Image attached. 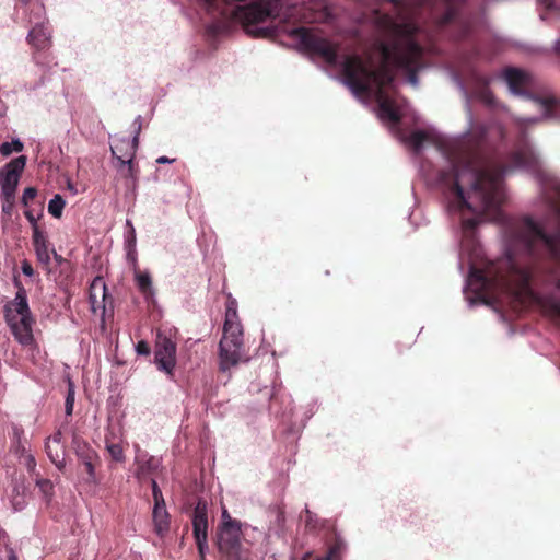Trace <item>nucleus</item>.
Returning a JSON list of instances; mask_svg holds the SVG:
<instances>
[{"label": "nucleus", "mask_w": 560, "mask_h": 560, "mask_svg": "<svg viewBox=\"0 0 560 560\" xmlns=\"http://www.w3.org/2000/svg\"><path fill=\"white\" fill-rule=\"evenodd\" d=\"M487 132V127L478 124L460 138L444 143L451 167L440 172L439 182L460 211L499 214L504 200L505 166L487 160L481 152Z\"/></svg>", "instance_id": "nucleus-1"}, {"label": "nucleus", "mask_w": 560, "mask_h": 560, "mask_svg": "<svg viewBox=\"0 0 560 560\" xmlns=\"http://www.w3.org/2000/svg\"><path fill=\"white\" fill-rule=\"evenodd\" d=\"M558 201L551 203V211L557 228L548 235L532 218L526 217L515 222L510 231L509 264L518 273L521 287L529 290L539 281L538 261L550 262L545 281L553 287V292L538 299L544 312L560 323V277L555 268L560 267V186L555 188Z\"/></svg>", "instance_id": "nucleus-2"}, {"label": "nucleus", "mask_w": 560, "mask_h": 560, "mask_svg": "<svg viewBox=\"0 0 560 560\" xmlns=\"http://www.w3.org/2000/svg\"><path fill=\"white\" fill-rule=\"evenodd\" d=\"M389 61L383 57L381 67L373 68L358 55L347 56L342 63L345 82L358 96L370 94L373 91H375V96L386 94L385 88L394 80L387 65Z\"/></svg>", "instance_id": "nucleus-3"}, {"label": "nucleus", "mask_w": 560, "mask_h": 560, "mask_svg": "<svg viewBox=\"0 0 560 560\" xmlns=\"http://www.w3.org/2000/svg\"><path fill=\"white\" fill-rule=\"evenodd\" d=\"M243 347V327L237 314V302L229 294L225 303L223 336L219 343L221 371H228L238 364L242 359Z\"/></svg>", "instance_id": "nucleus-4"}, {"label": "nucleus", "mask_w": 560, "mask_h": 560, "mask_svg": "<svg viewBox=\"0 0 560 560\" xmlns=\"http://www.w3.org/2000/svg\"><path fill=\"white\" fill-rule=\"evenodd\" d=\"M16 12L21 13L22 20L32 26L26 39L35 50L34 60L42 63V54L51 46V33L46 26L45 5L40 0H19Z\"/></svg>", "instance_id": "nucleus-5"}, {"label": "nucleus", "mask_w": 560, "mask_h": 560, "mask_svg": "<svg viewBox=\"0 0 560 560\" xmlns=\"http://www.w3.org/2000/svg\"><path fill=\"white\" fill-rule=\"evenodd\" d=\"M4 318L15 339L23 346L34 342V318L32 316L26 291L19 287L15 298L4 305Z\"/></svg>", "instance_id": "nucleus-6"}, {"label": "nucleus", "mask_w": 560, "mask_h": 560, "mask_svg": "<svg viewBox=\"0 0 560 560\" xmlns=\"http://www.w3.org/2000/svg\"><path fill=\"white\" fill-rule=\"evenodd\" d=\"M380 50L385 60L393 62L408 72L409 81L417 84V72L422 66L423 48L413 38L406 37L392 45L381 43Z\"/></svg>", "instance_id": "nucleus-7"}, {"label": "nucleus", "mask_w": 560, "mask_h": 560, "mask_svg": "<svg viewBox=\"0 0 560 560\" xmlns=\"http://www.w3.org/2000/svg\"><path fill=\"white\" fill-rule=\"evenodd\" d=\"M241 537L238 521L221 522L215 533V545L221 560H247Z\"/></svg>", "instance_id": "nucleus-8"}, {"label": "nucleus", "mask_w": 560, "mask_h": 560, "mask_svg": "<svg viewBox=\"0 0 560 560\" xmlns=\"http://www.w3.org/2000/svg\"><path fill=\"white\" fill-rule=\"evenodd\" d=\"M291 35L307 50L325 59L329 65H336L338 60V47L328 39L318 36L306 27L292 30Z\"/></svg>", "instance_id": "nucleus-9"}, {"label": "nucleus", "mask_w": 560, "mask_h": 560, "mask_svg": "<svg viewBox=\"0 0 560 560\" xmlns=\"http://www.w3.org/2000/svg\"><path fill=\"white\" fill-rule=\"evenodd\" d=\"M138 133L130 137H115L110 144V151L114 158L119 162L120 171L125 177H135L133 159L138 149Z\"/></svg>", "instance_id": "nucleus-10"}, {"label": "nucleus", "mask_w": 560, "mask_h": 560, "mask_svg": "<svg viewBox=\"0 0 560 560\" xmlns=\"http://www.w3.org/2000/svg\"><path fill=\"white\" fill-rule=\"evenodd\" d=\"M192 533L200 558L203 560L208 549L207 503L198 501L192 512Z\"/></svg>", "instance_id": "nucleus-11"}, {"label": "nucleus", "mask_w": 560, "mask_h": 560, "mask_svg": "<svg viewBox=\"0 0 560 560\" xmlns=\"http://www.w3.org/2000/svg\"><path fill=\"white\" fill-rule=\"evenodd\" d=\"M72 444L75 455L78 456L80 463L84 466L85 471L88 474L86 480L94 485L98 483L95 469L96 466H98L101 463L100 455L83 439L74 438Z\"/></svg>", "instance_id": "nucleus-12"}, {"label": "nucleus", "mask_w": 560, "mask_h": 560, "mask_svg": "<svg viewBox=\"0 0 560 560\" xmlns=\"http://www.w3.org/2000/svg\"><path fill=\"white\" fill-rule=\"evenodd\" d=\"M25 164L26 158L20 155L0 168L1 194L8 195L9 197L11 194H15Z\"/></svg>", "instance_id": "nucleus-13"}, {"label": "nucleus", "mask_w": 560, "mask_h": 560, "mask_svg": "<svg viewBox=\"0 0 560 560\" xmlns=\"http://www.w3.org/2000/svg\"><path fill=\"white\" fill-rule=\"evenodd\" d=\"M154 360L160 371L173 376L176 364V345L170 338L159 339L155 346Z\"/></svg>", "instance_id": "nucleus-14"}, {"label": "nucleus", "mask_w": 560, "mask_h": 560, "mask_svg": "<svg viewBox=\"0 0 560 560\" xmlns=\"http://www.w3.org/2000/svg\"><path fill=\"white\" fill-rule=\"evenodd\" d=\"M502 78L513 94L527 96L526 90L532 84L529 72L515 67H506L502 71ZM528 97L530 96L528 95Z\"/></svg>", "instance_id": "nucleus-15"}, {"label": "nucleus", "mask_w": 560, "mask_h": 560, "mask_svg": "<svg viewBox=\"0 0 560 560\" xmlns=\"http://www.w3.org/2000/svg\"><path fill=\"white\" fill-rule=\"evenodd\" d=\"M33 246L36 253V257L40 264L44 266H49L50 264V249H49V241L45 234V232L40 228H35V231L32 235Z\"/></svg>", "instance_id": "nucleus-16"}, {"label": "nucleus", "mask_w": 560, "mask_h": 560, "mask_svg": "<svg viewBox=\"0 0 560 560\" xmlns=\"http://www.w3.org/2000/svg\"><path fill=\"white\" fill-rule=\"evenodd\" d=\"M375 97L380 109V117L393 124H399L401 114L395 102L386 94L376 95Z\"/></svg>", "instance_id": "nucleus-17"}, {"label": "nucleus", "mask_w": 560, "mask_h": 560, "mask_svg": "<svg viewBox=\"0 0 560 560\" xmlns=\"http://www.w3.org/2000/svg\"><path fill=\"white\" fill-rule=\"evenodd\" d=\"M107 298L106 285L101 278H96L93 280L90 287V302L92 310L96 312L97 308H103L105 311V301Z\"/></svg>", "instance_id": "nucleus-18"}, {"label": "nucleus", "mask_w": 560, "mask_h": 560, "mask_svg": "<svg viewBox=\"0 0 560 560\" xmlns=\"http://www.w3.org/2000/svg\"><path fill=\"white\" fill-rule=\"evenodd\" d=\"M152 518L154 524V532L160 536H165L170 530L171 517L166 510V504L154 505L152 512Z\"/></svg>", "instance_id": "nucleus-19"}, {"label": "nucleus", "mask_w": 560, "mask_h": 560, "mask_svg": "<svg viewBox=\"0 0 560 560\" xmlns=\"http://www.w3.org/2000/svg\"><path fill=\"white\" fill-rule=\"evenodd\" d=\"M105 447L113 462L125 463V446L121 438L116 436L114 433L106 434Z\"/></svg>", "instance_id": "nucleus-20"}, {"label": "nucleus", "mask_w": 560, "mask_h": 560, "mask_svg": "<svg viewBox=\"0 0 560 560\" xmlns=\"http://www.w3.org/2000/svg\"><path fill=\"white\" fill-rule=\"evenodd\" d=\"M345 549V541L340 537H335V540L329 545L325 555L312 557L311 552H306L301 560H341Z\"/></svg>", "instance_id": "nucleus-21"}, {"label": "nucleus", "mask_w": 560, "mask_h": 560, "mask_svg": "<svg viewBox=\"0 0 560 560\" xmlns=\"http://www.w3.org/2000/svg\"><path fill=\"white\" fill-rule=\"evenodd\" d=\"M45 451H46L48 458L51 460V463L55 464V466L58 468V470L62 471L66 467L65 445L46 442Z\"/></svg>", "instance_id": "nucleus-22"}, {"label": "nucleus", "mask_w": 560, "mask_h": 560, "mask_svg": "<svg viewBox=\"0 0 560 560\" xmlns=\"http://www.w3.org/2000/svg\"><path fill=\"white\" fill-rule=\"evenodd\" d=\"M23 435L24 430L20 425L12 427L11 451L18 456H23L27 453L26 441L23 440Z\"/></svg>", "instance_id": "nucleus-23"}, {"label": "nucleus", "mask_w": 560, "mask_h": 560, "mask_svg": "<svg viewBox=\"0 0 560 560\" xmlns=\"http://www.w3.org/2000/svg\"><path fill=\"white\" fill-rule=\"evenodd\" d=\"M135 280L139 291L147 298L153 295L152 279L148 271L135 270Z\"/></svg>", "instance_id": "nucleus-24"}, {"label": "nucleus", "mask_w": 560, "mask_h": 560, "mask_svg": "<svg viewBox=\"0 0 560 560\" xmlns=\"http://www.w3.org/2000/svg\"><path fill=\"white\" fill-rule=\"evenodd\" d=\"M158 468L159 460L151 456L149 459L139 464L137 469V477L139 479L145 478L147 476L153 474Z\"/></svg>", "instance_id": "nucleus-25"}, {"label": "nucleus", "mask_w": 560, "mask_h": 560, "mask_svg": "<svg viewBox=\"0 0 560 560\" xmlns=\"http://www.w3.org/2000/svg\"><path fill=\"white\" fill-rule=\"evenodd\" d=\"M66 206V201L63 200V198L57 194L54 196L52 199H50L49 203H48V212L54 217V218H61L62 215V211H63V208Z\"/></svg>", "instance_id": "nucleus-26"}, {"label": "nucleus", "mask_w": 560, "mask_h": 560, "mask_svg": "<svg viewBox=\"0 0 560 560\" xmlns=\"http://www.w3.org/2000/svg\"><path fill=\"white\" fill-rule=\"evenodd\" d=\"M532 98L542 109L545 117L552 116L553 109L556 107V100L553 97L534 96Z\"/></svg>", "instance_id": "nucleus-27"}, {"label": "nucleus", "mask_w": 560, "mask_h": 560, "mask_svg": "<svg viewBox=\"0 0 560 560\" xmlns=\"http://www.w3.org/2000/svg\"><path fill=\"white\" fill-rule=\"evenodd\" d=\"M428 140H429V135L423 130L413 131L408 138V142L411 144L413 150L417 152L420 151L423 143L427 142Z\"/></svg>", "instance_id": "nucleus-28"}, {"label": "nucleus", "mask_w": 560, "mask_h": 560, "mask_svg": "<svg viewBox=\"0 0 560 560\" xmlns=\"http://www.w3.org/2000/svg\"><path fill=\"white\" fill-rule=\"evenodd\" d=\"M36 486L38 487L46 502L49 503L51 498L54 497V485L51 480L39 478L36 480Z\"/></svg>", "instance_id": "nucleus-29"}, {"label": "nucleus", "mask_w": 560, "mask_h": 560, "mask_svg": "<svg viewBox=\"0 0 560 560\" xmlns=\"http://www.w3.org/2000/svg\"><path fill=\"white\" fill-rule=\"evenodd\" d=\"M23 150V143L20 140H13L11 142H3L0 144V153L3 156H9L12 152H21Z\"/></svg>", "instance_id": "nucleus-30"}, {"label": "nucleus", "mask_w": 560, "mask_h": 560, "mask_svg": "<svg viewBox=\"0 0 560 560\" xmlns=\"http://www.w3.org/2000/svg\"><path fill=\"white\" fill-rule=\"evenodd\" d=\"M74 396H75L74 384L71 381H69L68 393H67L66 402H65V410H66L67 416H71L73 412Z\"/></svg>", "instance_id": "nucleus-31"}, {"label": "nucleus", "mask_w": 560, "mask_h": 560, "mask_svg": "<svg viewBox=\"0 0 560 560\" xmlns=\"http://www.w3.org/2000/svg\"><path fill=\"white\" fill-rule=\"evenodd\" d=\"M479 224L478 218H463L462 219V229L465 235L474 233L475 229Z\"/></svg>", "instance_id": "nucleus-32"}, {"label": "nucleus", "mask_w": 560, "mask_h": 560, "mask_svg": "<svg viewBox=\"0 0 560 560\" xmlns=\"http://www.w3.org/2000/svg\"><path fill=\"white\" fill-rule=\"evenodd\" d=\"M470 278L472 281L478 282L480 284V288H482V289H485L490 282V280L483 273L482 270L475 269V268L470 271Z\"/></svg>", "instance_id": "nucleus-33"}, {"label": "nucleus", "mask_w": 560, "mask_h": 560, "mask_svg": "<svg viewBox=\"0 0 560 560\" xmlns=\"http://www.w3.org/2000/svg\"><path fill=\"white\" fill-rule=\"evenodd\" d=\"M1 200L2 211L7 214H11L15 202V194H11L10 197L8 195L1 194Z\"/></svg>", "instance_id": "nucleus-34"}, {"label": "nucleus", "mask_w": 560, "mask_h": 560, "mask_svg": "<svg viewBox=\"0 0 560 560\" xmlns=\"http://www.w3.org/2000/svg\"><path fill=\"white\" fill-rule=\"evenodd\" d=\"M151 486H152V495H153V500H154V505H164L165 501H164L162 491L159 488L158 482L154 479L151 480Z\"/></svg>", "instance_id": "nucleus-35"}, {"label": "nucleus", "mask_w": 560, "mask_h": 560, "mask_svg": "<svg viewBox=\"0 0 560 560\" xmlns=\"http://www.w3.org/2000/svg\"><path fill=\"white\" fill-rule=\"evenodd\" d=\"M37 196V190L36 188L34 187H27L24 189L23 191V196H22V205L27 207L28 203L31 201H33L35 199V197Z\"/></svg>", "instance_id": "nucleus-36"}, {"label": "nucleus", "mask_w": 560, "mask_h": 560, "mask_svg": "<svg viewBox=\"0 0 560 560\" xmlns=\"http://www.w3.org/2000/svg\"><path fill=\"white\" fill-rule=\"evenodd\" d=\"M52 254H54V258L56 260V262L62 268V269H68L70 270L71 269V264L69 260H67L66 258H63L61 255L57 254V252L52 248L50 250Z\"/></svg>", "instance_id": "nucleus-37"}, {"label": "nucleus", "mask_w": 560, "mask_h": 560, "mask_svg": "<svg viewBox=\"0 0 560 560\" xmlns=\"http://www.w3.org/2000/svg\"><path fill=\"white\" fill-rule=\"evenodd\" d=\"M136 351L139 355H149L151 352V348L147 341L140 340L136 346Z\"/></svg>", "instance_id": "nucleus-38"}, {"label": "nucleus", "mask_w": 560, "mask_h": 560, "mask_svg": "<svg viewBox=\"0 0 560 560\" xmlns=\"http://www.w3.org/2000/svg\"><path fill=\"white\" fill-rule=\"evenodd\" d=\"M127 225L130 226V232L127 236V247H136V231L130 221H127Z\"/></svg>", "instance_id": "nucleus-39"}, {"label": "nucleus", "mask_w": 560, "mask_h": 560, "mask_svg": "<svg viewBox=\"0 0 560 560\" xmlns=\"http://www.w3.org/2000/svg\"><path fill=\"white\" fill-rule=\"evenodd\" d=\"M127 258L132 262L133 270L139 269L137 262V254L135 247H128Z\"/></svg>", "instance_id": "nucleus-40"}, {"label": "nucleus", "mask_w": 560, "mask_h": 560, "mask_svg": "<svg viewBox=\"0 0 560 560\" xmlns=\"http://www.w3.org/2000/svg\"><path fill=\"white\" fill-rule=\"evenodd\" d=\"M47 443L63 444L62 433L60 430L56 431L51 436L47 438Z\"/></svg>", "instance_id": "nucleus-41"}, {"label": "nucleus", "mask_w": 560, "mask_h": 560, "mask_svg": "<svg viewBox=\"0 0 560 560\" xmlns=\"http://www.w3.org/2000/svg\"><path fill=\"white\" fill-rule=\"evenodd\" d=\"M25 504V501L23 498H20V494L18 493L16 497L12 499V505L15 511H20L23 509Z\"/></svg>", "instance_id": "nucleus-42"}, {"label": "nucleus", "mask_w": 560, "mask_h": 560, "mask_svg": "<svg viewBox=\"0 0 560 560\" xmlns=\"http://www.w3.org/2000/svg\"><path fill=\"white\" fill-rule=\"evenodd\" d=\"M24 215L28 220V222L32 224V231L33 232L35 231V228H39V225L36 222V218H35V215L33 214V212L31 210H26L24 212Z\"/></svg>", "instance_id": "nucleus-43"}, {"label": "nucleus", "mask_w": 560, "mask_h": 560, "mask_svg": "<svg viewBox=\"0 0 560 560\" xmlns=\"http://www.w3.org/2000/svg\"><path fill=\"white\" fill-rule=\"evenodd\" d=\"M21 269H22V272L27 277H32L34 275V269L27 260H24L22 262Z\"/></svg>", "instance_id": "nucleus-44"}, {"label": "nucleus", "mask_w": 560, "mask_h": 560, "mask_svg": "<svg viewBox=\"0 0 560 560\" xmlns=\"http://www.w3.org/2000/svg\"><path fill=\"white\" fill-rule=\"evenodd\" d=\"M26 466L28 469H34L36 466L35 458L30 454L26 455Z\"/></svg>", "instance_id": "nucleus-45"}, {"label": "nucleus", "mask_w": 560, "mask_h": 560, "mask_svg": "<svg viewBox=\"0 0 560 560\" xmlns=\"http://www.w3.org/2000/svg\"><path fill=\"white\" fill-rule=\"evenodd\" d=\"M174 159H168L167 156H160L156 159V163L164 164V163H172L174 162Z\"/></svg>", "instance_id": "nucleus-46"}, {"label": "nucleus", "mask_w": 560, "mask_h": 560, "mask_svg": "<svg viewBox=\"0 0 560 560\" xmlns=\"http://www.w3.org/2000/svg\"><path fill=\"white\" fill-rule=\"evenodd\" d=\"M225 521H235V520L230 516V514H229L226 509H223V511H222V522H225Z\"/></svg>", "instance_id": "nucleus-47"}, {"label": "nucleus", "mask_w": 560, "mask_h": 560, "mask_svg": "<svg viewBox=\"0 0 560 560\" xmlns=\"http://www.w3.org/2000/svg\"><path fill=\"white\" fill-rule=\"evenodd\" d=\"M9 560H19L18 556L12 549L9 550Z\"/></svg>", "instance_id": "nucleus-48"}, {"label": "nucleus", "mask_w": 560, "mask_h": 560, "mask_svg": "<svg viewBox=\"0 0 560 560\" xmlns=\"http://www.w3.org/2000/svg\"><path fill=\"white\" fill-rule=\"evenodd\" d=\"M538 120H539L538 118L522 119L521 124H526V122L533 124V122H537Z\"/></svg>", "instance_id": "nucleus-49"}, {"label": "nucleus", "mask_w": 560, "mask_h": 560, "mask_svg": "<svg viewBox=\"0 0 560 560\" xmlns=\"http://www.w3.org/2000/svg\"><path fill=\"white\" fill-rule=\"evenodd\" d=\"M68 189L71 190L73 194H77V189L74 188V185L70 180L68 182Z\"/></svg>", "instance_id": "nucleus-50"}, {"label": "nucleus", "mask_w": 560, "mask_h": 560, "mask_svg": "<svg viewBox=\"0 0 560 560\" xmlns=\"http://www.w3.org/2000/svg\"><path fill=\"white\" fill-rule=\"evenodd\" d=\"M485 100H486V102L491 103L492 102V95L490 93H487L485 95Z\"/></svg>", "instance_id": "nucleus-51"}, {"label": "nucleus", "mask_w": 560, "mask_h": 560, "mask_svg": "<svg viewBox=\"0 0 560 560\" xmlns=\"http://www.w3.org/2000/svg\"><path fill=\"white\" fill-rule=\"evenodd\" d=\"M70 298H71V296H70V294H68V296H67V299H66V302H65V306H66L67 308H70Z\"/></svg>", "instance_id": "nucleus-52"}, {"label": "nucleus", "mask_w": 560, "mask_h": 560, "mask_svg": "<svg viewBox=\"0 0 560 560\" xmlns=\"http://www.w3.org/2000/svg\"><path fill=\"white\" fill-rule=\"evenodd\" d=\"M5 536V533L0 529V540Z\"/></svg>", "instance_id": "nucleus-53"}, {"label": "nucleus", "mask_w": 560, "mask_h": 560, "mask_svg": "<svg viewBox=\"0 0 560 560\" xmlns=\"http://www.w3.org/2000/svg\"><path fill=\"white\" fill-rule=\"evenodd\" d=\"M394 28H400V26L396 23H393Z\"/></svg>", "instance_id": "nucleus-54"}]
</instances>
